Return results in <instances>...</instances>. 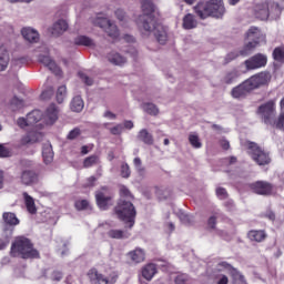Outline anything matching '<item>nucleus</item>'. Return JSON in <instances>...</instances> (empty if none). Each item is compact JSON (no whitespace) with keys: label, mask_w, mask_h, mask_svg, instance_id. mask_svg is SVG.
I'll list each match as a JSON object with an SVG mask.
<instances>
[{"label":"nucleus","mask_w":284,"mask_h":284,"mask_svg":"<svg viewBox=\"0 0 284 284\" xmlns=\"http://www.w3.org/2000/svg\"><path fill=\"white\" fill-rule=\"evenodd\" d=\"M143 14L136 19V26L144 39H148L152 33L161 45L168 43V30L161 24H156L154 19V4L150 0H142Z\"/></svg>","instance_id":"1"},{"label":"nucleus","mask_w":284,"mask_h":284,"mask_svg":"<svg viewBox=\"0 0 284 284\" xmlns=\"http://www.w3.org/2000/svg\"><path fill=\"white\" fill-rule=\"evenodd\" d=\"M28 123L29 125H36L38 130H41L43 125H54L59 119V108L57 104H51L47 108L44 114L39 110H33L28 113Z\"/></svg>","instance_id":"2"},{"label":"nucleus","mask_w":284,"mask_h":284,"mask_svg":"<svg viewBox=\"0 0 284 284\" xmlns=\"http://www.w3.org/2000/svg\"><path fill=\"white\" fill-rule=\"evenodd\" d=\"M194 11L200 19H207V17H214L215 19H222L225 14V6L223 0H206L200 2L194 7Z\"/></svg>","instance_id":"3"},{"label":"nucleus","mask_w":284,"mask_h":284,"mask_svg":"<svg viewBox=\"0 0 284 284\" xmlns=\"http://www.w3.org/2000/svg\"><path fill=\"white\" fill-rule=\"evenodd\" d=\"M258 114H261L264 123L277 130H284V112H282L277 120L276 118V103L268 101L258 108Z\"/></svg>","instance_id":"4"},{"label":"nucleus","mask_w":284,"mask_h":284,"mask_svg":"<svg viewBox=\"0 0 284 284\" xmlns=\"http://www.w3.org/2000/svg\"><path fill=\"white\" fill-rule=\"evenodd\" d=\"M11 256H20V258H39V251L34 250L32 242L27 237H18L11 245Z\"/></svg>","instance_id":"5"},{"label":"nucleus","mask_w":284,"mask_h":284,"mask_svg":"<svg viewBox=\"0 0 284 284\" xmlns=\"http://www.w3.org/2000/svg\"><path fill=\"white\" fill-rule=\"evenodd\" d=\"M115 214L120 221H123L126 225L134 227V219L136 217V209L132 202L121 199L115 207Z\"/></svg>","instance_id":"6"},{"label":"nucleus","mask_w":284,"mask_h":284,"mask_svg":"<svg viewBox=\"0 0 284 284\" xmlns=\"http://www.w3.org/2000/svg\"><path fill=\"white\" fill-rule=\"evenodd\" d=\"M282 12L283 9L281 8V6L274 2H263L255 7V17L257 19H261V21H267V19H270V16L272 17V19H278Z\"/></svg>","instance_id":"7"},{"label":"nucleus","mask_w":284,"mask_h":284,"mask_svg":"<svg viewBox=\"0 0 284 284\" xmlns=\"http://www.w3.org/2000/svg\"><path fill=\"white\" fill-rule=\"evenodd\" d=\"M246 150L248 156H251V159H253L257 165H268V163L272 162L270 153L254 142H246Z\"/></svg>","instance_id":"8"},{"label":"nucleus","mask_w":284,"mask_h":284,"mask_svg":"<svg viewBox=\"0 0 284 284\" xmlns=\"http://www.w3.org/2000/svg\"><path fill=\"white\" fill-rule=\"evenodd\" d=\"M91 22L93 26L104 30V32H106L108 37L111 39H119V28H116V24H114L112 21L108 20L106 18L97 17L92 19Z\"/></svg>","instance_id":"9"},{"label":"nucleus","mask_w":284,"mask_h":284,"mask_svg":"<svg viewBox=\"0 0 284 284\" xmlns=\"http://www.w3.org/2000/svg\"><path fill=\"white\" fill-rule=\"evenodd\" d=\"M253 194H258L260 196H270L272 194L274 186L265 181H256L248 185Z\"/></svg>","instance_id":"10"},{"label":"nucleus","mask_w":284,"mask_h":284,"mask_svg":"<svg viewBox=\"0 0 284 284\" xmlns=\"http://www.w3.org/2000/svg\"><path fill=\"white\" fill-rule=\"evenodd\" d=\"M244 65L246 70H258L261 68H265V65H267V55L257 53L244 61Z\"/></svg>","instance_id":"11"},{"label":"nucleus","mask_w":284,"mask_h":284,"mask_svg":"<svg viewBox=\"0 0 284 284\" xmlns=\"http://www.w3.org/2000/svg\"><path fill=\"white\" fill-rule=\"evenodd\" d=\"M272 75L267 72H261L258 74L252 75L246 83L251 88V90H256V88H261V85H267L271 81Z\"/></svg>","instance_id":"12"},{"label":"nucleus","mask_w":284,"mask_h":284,"mask_svg":"<svg viewBox=\"0 0 284 284\" xmlns=\"http://www.w3.org/2000/svg\"><path fill=\"white\" fill-rule=\"evenodd\" d=\"M38 61L45 65V68H49L52 72L55 74H59L60 70L59 67H57V63L50 58V51L48 48H42V53L38 55Z\"/></svg>","instance_id":"13"},{"label":"nucleus","mask_w":284,"mask_h":284,"mask_svg":"<svg viewBox=\"0 0 284 284\" xmlns=\"http://www.w3.org/2000/svg\"><path fill=\"white\" fill-rule=\"evenodd\" d=\"M10 42H2L0 45V72H6L8 65H10V53L8 52V47Z\"/></svg>","instance_id":"14"},{"label":"nucleus","mask_w":284,"mask_h":284,"mask_svg":"<svg viewBox=\"0 0 284 284\" xmlns=\"http://www.w3.org/2000/svg\"><path fill=\"white\" fill-rule=\"evenodd\" d=\"M21 185H34V183H38L39 175L37 172L32 170H23L19 176Z\"/></svg>","instance_id":"15"},{"label":"nucleus","mask_w":284,"mask_h":284,"mask_svg":"<svg viewBox=\"0 0 284 284\" xmlns=\"http://www.w3.org/2000/svg\"><path fill=\"white\" fill-rule=\"evenodd\" d=\"M68 21L60 19L57 20L49 29V32L52 37H61V34L68 32Z\"/></svg>","instance_id":"16"},{"label":"nucleus","mask_w":284,"mask_h":284,"mask_svg":"<svg viewBox=\"0 0 284 284\" xmlns=\"http://www.w3.org/2000/svg\"><path fill=\"white\" fill-rule=\"evenodd\" d=\"M256 42H247L244 48L240 51L241 57H250L252 52H254V49L256 48ZM239 57V52L234 51L226 55L227 61H234Z\"/></svg>","instance_id":"17"},{"label":"nucleus","mask_w":284,"mask_h":284,"mask_svg":"<svg viewBox=\"0 0 284 284\" xmlns=\"http://www.w3.org/2000/svg\"><path fill=\"white\" fill-rule=\"evenodd\" d=\"M252 92V89L250 88V84H247V80L244 81L242 84L235 87L231 91V95L233 99H245L247 94Z\"/></svg>","instance_id":"18"},{"label":"nucleus","mask_w":284,"mask_h":284,"mask_svg":"<svg viewBox=\"0 0 284 284\" xmlns=\"http://www.w3.org/2000/svg\"><path fill=\"white\" fill-rule=\"evenodd\" d=\"M215 272H229L233 281L241 278V273L236 268L232 267L227 262H219L215 266Z\"/></svg>","instance_id":"19"},{"label":"nucleus","mask_w":284,"mask_h":284,"mask_svg":"<svg viewBox=\"0 0 284 284\" xmlns=\"http://www.w3.org/2000/svg\"><path fill=\"white\" fill-rule=\"evenodd\" d=\"M21 34L26 41L29 43H37L39 41V31L30 27H24L21 29Z\"/></svg>","instance_id":"20"},{"label":"nucleus","mask_w":284,"mask_h":284,"mask_svg":"<svg viewBox=\"0 0 284 284\" xmlns=\"http://www.w3.org/2000/svg\"><path fill=\"white\" fill-rule=\"evenodd\" d=\"M88 277L91 284H108V277L98 272L97 268H91L88 272Z\"/></svg>","instance_id":"21"},{"label":"nucleus","mask_w":284,"mask_h":284,"mask_svg":"<svg viewBox=\"0 0 284 284\" xmlns=\"http://www.w3.org/2000/svg\"><path fill=\"white\" fill-rule=\"evenodd\" d=\"M158 272H159V270L156 268V264H154V263H149V264L144 265L141 270L142 277L145 281H152L154 278V276H156Z\"/></svg>","instance_id":"22"},{"label":"nucleus","mask_w":284,"mask_h":284,"mask_svg":"<svg viewBox=\"0 0 284 284\" xmlns=\"http://www.w3.org/2000/svg\"><path fill=\"white\" fill-rule=\"evenodd\" d=\"M246 39L251 43H255L258 45V43H261V40L263 39V32H261V29L256 27H251L246 32Z\"/></svg>","instance_id":"23"},{"label":"nucleus","mask_w":284,"mask_h":284,"mask_svg":"<svg viewBox=\"0 0 284 284\" xmlns=\"http://www.w3.org/2000/svg\"><path fill=\"white\" fill-rule=\"evenodd\" d=\"M2 219L6 225H9V229H6V230H9V236H12V230L14 225H19V219L12 212L3 213Z\"/></svg>","instance_id":"24"},{"label":"nucleus","mask_w":284,"mask_h":284,"mask_svg":"<svg viewBox=\"0 0 284 284\" xmlns=\"http://www.w3.org/2000/svg\"><path fill=\"white\" fill-rule=\"evenodd\" d=\"M110 195L105 194L103 191H98L95 193V201L100 210H108L110 205Z\"/></svg>","instance_id":"25"},{"label":"nucleus","mask_w":284,"mask_h":284,"mask_svg":"<svg viewBox=\"0 0 284 284\" xmlns=\"http://www.w3.org/2000/svg\"><path fill=\"white\" fill-rule=\"evenodd\" d=\"M42 159L47 165L52 163V161H54V151H52V144L50 143L43 144Z\"/></svg>","instance_id":"26"},{"label":"nucleus","mask_w":284,"mask_h":284,"mask_svg":"<svg viewBox=\"0 0 284 284\" xmlns=\"http://www.w3.org/2000/svg\"><path fill=\"white\" fill-rule=\"evenodd\" d=\"M129 258H131L133 263H143V261H145V251L141 247H138L129 252Z\"/></svg>","instance_id":"27"},{"label":"nucleus","mask_w":284,"mask_h":284,"mask_svg":"<svg viewBox=\"0 0 284 284\" xmlns=\"http://www.w3.org/2000/svg\"><path fill=\"white\" fill-rule=\"evenodd\" d=\"M182 26L184 30H194V28L199 26V22L196 21V18L194 17V14L189 13L184 16Z\"/></svg>","instance_id":"28"},{"label":"nucleus","mask_w":284,"mask_h":284,"mask_svg":"<svg viewBox=\"0 0 284 284\" xmlns=\"http://www.w3.org/2000/svg\"><path fill=\"white\" fill-rule=\"evenodd\" d=\"M24 199V205L29 214H37V204L34 203V197L30 196L27 192L22 194Z\"/></svg>","instance_id":"29"},{"label":"nucleus","mask_w":284,"mask_h":284,"mask_svg":"<svg viewBox=\"0 0 284 284\" xmlns=\"http://www.w3.org/2000/svg\"><path fill=\"white\" fill-rule=\"evenodd\" d=\"M108 61H110V63H112L113 65H125V62L128 60L120 53L113 51L108 54Z\"/></svg>","instance_id":"30"},{"label":"nucleus","mask_w":284,"mask_h":284,"mask_svg":"<svg viewBox=\"0 0 284 284\" xmlns=\"http://www.w3.org/2000/svg\"><path fill=\"white\" fill-rule=\"evenodd\" d=\"M70 108L72 112H82L83 108H85V103L83 102V98L80 95H75L70 103Z\"/></svg>","instance_id":"31"},{"label":"nucleus","mask_w":284,"mask_h":284,"mask_svg":"<svg viewBox=\"0 0 284 284\" xmlns=\"http://www.w3.org/2000/svg\"><path fill=\"white\" fill-rule=\"evenodd\" d=\"M138 139L143 143H145L146 145H152V143H154V139L152 138V134H150L146 129H141L139 131Z\"/></svg>","instance_id":"32"},{"label":"nucleus","mask_w":284,"mask_h":284,"mask_svg":"<svg viewBox=\"0 0 284 284\" xmlns=\"http://www.w3.org/2000/svg\"><path fill=\"white\" fill-rule=\"evenodd\" d=\"M250 241H255L256 243H261L265 241V231H250L247 234Z\"/></svg>","instance_id":"33"},{"label":"nucleus","mask_w":284,"mask_h":284,"mask_svg":"<svg viewBox=\"0 0 284 284\" xmlns=\"http://www.w3.org/2000/svg\"><path fill=\"white\" fill-rule=\"evenodd\" d=\"M108 236L110 239H130V233L128 231L122 230H110L108 232Z\"/></svg>","instance_id":"34"},{"label":"nucleus","mask_w":284,"mask_h":284,"mask_svg":"<svg viewBox=\"0 0 284 284\" xmlns=\"http://www.w3.org/2000/svg\"><path fill=\"white\" fill-rule=\"evenodd\" d=\"M75 45H85L87 48H90L94 45V41L90 39L88 36H78L74 39Z\"/></svg>","instance_id":"35"},{"label":"nucleus","mask_w":284,"mask_h":284,"mask_svg":"<svg viewBox=\"0 0 284 284\" xmlns=\"http://www.w3.org/2000/svg\"><path fill=\"white\" fill-rule=\"evenodd\" d=\"M41 139H43V133L39 131H30L23 141L24 143H37V141H41Z\"/></svg>","instance_id":"36"},{"label":"nucleus","mask_w":284,"mask_h":284,"mask_svg":"<svg viewBox=\"0 0 284 284\" xmlns=\"http://www.w3.org/2000/svg\"><path fill=\"white\" fill-rule=\"evenodd\" d=\"M68 97V87L60 85L55 93V99L58 103H63Z\"/></svg>","instance_id":"37"},{"label":"nucleus","mask_w":284,"mask_h":284,"mask_svg":"<svg viewBox=\"0 0 284 284\" xmlns=\"http://www.w3.org/2000/svg\"><path fill=\"white\" fill-rule=\"evenodd\" d=\"M189 143H191L192 148H195V150H201V148H203V143H201V139L196 133H190Z\"/></svg>","instance_id":"38"},{"label":"nucleus","mask_w":284,"mask_h":284,"mask_svg":"<svg viewBox=\"0 0 284 284\" xmlns=\"http://www.w3.org/2000/svg\"><path fill=\"white\" fill-rule=\"evenodd\" d=\"M174 214L178 215L181 223H184V225H190V223H192V215L183 212V210L174 211Z\"/></svg>","instance_id":"39"},{"label":"nucleus","mask_w":284,"mask_h":284,"mask_svg":"<svg viewBox=\"0 0 284 284\" xmlns=\"http://www.w3.org/2000/svg\"><path fill=\"white\" fill-rule=\"evenodd\" d=\"M100 159L98 155H91L84 159L83 161V168H94V165H99Z\"/></svg>","instance_id":"40"},{"label":"nucleus","mask_w":284,"mask_h":284,"mask_svg":"<svg viewBox=\"0 0 284 284\" xmlns=\"http://www.w3.org/2000/svg\"><path fill=\"white\" fill-rule=\"evenodd\" d=\"M142 108L146 114H151L152 116H156V114H159V108H156L154 103H144Z\"/></svg>","instance_id":"41"},{"label":"nucleus","mask_w":284,"mask_h":284,"mask_svg":"<svg viewBox=\"0 0 284 284\" xmlns=\"http://www.w3.org/2000/svg\"><path fill=\"white\" fill-rule=\"evenodd\" d=\"M273 59L280 63H284V47H277L274 49Z\"/></svg>","instance_id":"42"},{"label":"nucleus","mask_w":284,"mask_h":284,"mask_svg":"<svg viewBox=\"0 0 284 284\" xmlns=\"http://www.w3.org/2000/svg\"><path fill=\"white\" fill-rule=\"evenodd\" d=\"M236 79H239V71L233 70V71L229 72V73L224 77V82H226L227 84H230V83L235 82Z\"/></svg>","instance_id":"43"},{"label":"nucleus","mask_w":284,"mask_h":284,"mask_svg":"<svg viewBox=\"0 0 284 284\" xmlns=\"http://www.w3.org/2000/svg\"><path fill=\"white\" fill-rule=\"evenodd\" d=\"M120 174L122 179H130L132 171L130 170V165L128 163H122Z\"/></svg>","instance_id":"44"},{"label":"nucleus","mask_w":284,"mask_h":284,"mask_svg":"<svg viewBox=\"0 0 284 284\" xmlns=\"http://www.w3.org/2000/svg\"><path fill=\"white\" fill-rule=\"evenodd\" d=\"M9 105H10L11 110H19V108H21V105H23V100L19 99L18 97H13L10 100Z\"/></svg>","instance_id":"45"},{"label":"nucleus","mask_w":284,"mask_h":284,"mask_svg":"<svg viewBox=\"0 0 284 284\" xmlns=\"http://www.w3.org/2000/svg\"><path fill=\"white\" fill-rule=\"evenodd\" d=\"M110 134H113L114 136H118L119 134H123V124L119 123L114 126L108 128Z\"/></svg>","instance_id":"46"},{"label":"nucleus","mask_w":284,"mask_h":284,"mask_svg":"<svg viewBox=\"0 0 284 284\" xmlns=\"http://www.w3.org/2000/svg\"><path fill=\"white\" fill-rule=\"evenodd\" d=\"M53 94H54V89L52 87H49L42 91L41 99H43V101H48V99H52Z\"/></svg>","instance_id":"47"},{"label":"nucleus","mask_w":284,"mask_h":284,"mask_svg":"<svg viewBox=\"0 0 284 284\" xmlns=\"http://www.w3.org/2000/svg\"><path fill=\"white\" fill-rule=\"evenodd\" d=\"M79 136H81V129L75 128L69 132V134L67 135V139L69 141H74V139H79Z\"/></svg>","instance_id":"48"},{"label":"nucleus","mask_w":284,"mask_h":284,"mask_svg":"<svg viewBox=\"0 0 284 284\" xmlns=\"http://www.w3.org/2000/svg\"><path fill=\"white\" fill-rule=\"evenodd\" d=\"M75 207L77 210H90V202H88V200H78Z\"/></svg>","instance_id":"49"},{"label":"nucleus","mask_w":284,"mask_h":284,"mask_svg":"<svg viewBox=\"0 0 284 284\" xmlns=\"http://www.w3.org/2000/svg\"><path fill=\"white\" fill-rule=\"evenodd\" d=\"M120 195L122 199H132V193H130L128 186H120Z\"/></svg>","instance_id":"50"},{"label":"nucleus","mask_w":284,"mask_h":284,"mask_svg":"<svg viewBox=\"0 0 284 284\" xmlns=\"http://www.w3.org/2000/svg\"><path fill=\"white\" fill-rule=\"evenodd\" d=\"M187 281H190V276H187V274H179L175 277V283L176 284H186Z\"/></svg>","instance_id":"51"},{"label":"nucleus","mask_w":284,"mask_h":284,"mask_svg":"<svg viewBox=\"0 0 284 284\" xmlns=\"http://www.w3.org/2000/svg\"><path fill=\"white\" fill-rule=\"evenodd\" d=\"M116 281H119V273L116 272H111L106 277V284H114Z\"/></svg>","instance_id":"52"},{"label":"nucleus","mask_w":284,"mask_h":284,"mask_svg":"<svg viewBox=\"0 0 284 284\" xmlns=\"http://www.w3.org/2000/svg\"><path fill=\"white\" fill-rule=\"evenodd\" d=\"M79 77H80L81 81H83V83H85V85H92L93 80H92V78L88 77V74H85L83 72H79Z\"/></svg>","instance_id":"53"},{"label":"nucleus","mask_w":284,"mask_h":284,"mask_svg":"<svg viewBox=\"0 0 284 284\" xmlns=\"http://www.w3.org/2000/svg\"><path fill=\"white\" fill-rule=\"evenodd\" d=\"M216 196L220 197L221 200L227 199V191L224 187H217Z\"/></svg>","instance_id":"54"},{"label":"nucleus","mask_w":284,"mask_h":284,"mask_svg":"<svg viewBox=\"0 0 284 284\" xmlns=\"http://www.w3.org/2000/svg\"><path fill=\"white\" fill-rule=\"evenodd\" d=\"M120 125H123V132H125V130H132L134 128V122L132 120H125Z\"/></svg>","instance_id":"55"},{"label":"nucleus","mask_w":284,"mask_h":284,"mask_svg":"<svg viewBox=\"0 0 284 284\" xmlns=\"http://www.w3.org/2000/svg\"><path fill=\"white\" fill-rule=\"evenodd\" d=\"M18 125L19 128H28V125H32V124L28 122V115H27V119L26 118L18 119Z\"/></svg>","instance_id":"56"},{"label":"nucleus","mask_w":284,"mask_h":284,"mask_svg":"<svg viewBox=\"0 0 284 284\" xmlns=\"http://www.w3.org/2000/svg\"><path fill=\"white\" fill-rule=\"evenodd\" d=\"M94 183H97V178L90 176L87 179V182L84 183V187H94Z\"/></svg>","instance_id":"57"},{"label":"nucleus","mask_w":284,"mask_h":284,"mask_svg":"<svg viewBox=\"0 0 284 284\" xmlns=\"http://www.w3.org/2000/svg\"><path fill=\"white\" fill-rule=\"evenodd\" d=\"M51 278L52 281H61V278H63V273L59 272V271H54L52 274H51Z\"/></svg>","instance_id":"58"},{"label":"nucleus","mask_w":284,"mask_h":284,"mask_svg":"<svg viewBox=\"0 0 284 284\" xmlns=\"http://www.w3.org/2000/svg\"><path fill=\"white\" fill-rule=\"evenodd\" d=\"M6 156H10V151L3 146V144H0V159H3Z\"/></svg>","instance_id":"59"},{"label":"nucleus","mask_w":284,"mask_h":284,"mask_svg":"<svg viewBox=\"0 0 284 284\" xmlns=\"http://www.w3.org/2000/svg\"><path fill=\"white\" fill-rule=\"evenodd\" d=\"M103 118L104 119H108L109 121H114L116 119V114H114L113 112L111 111H105L103 113Z\"/></svg>","instance_id":"60"},{"label":"nucleus","mask_w":284,"mask_h":284,"mask_svg":"<svg viewBox=\"0 0 284 284\" xmlns=\"http://www.w3.org/2000/svg\"><path fill=\"white\" fill-rule=\"evenodd\" d=\"M216 283H217V284H227V283H230V280L227 278L226 275H220V276L216 278Z\"/></svg>","instance_id":"61"},{"label":"nucleus","mask_w":284,"mask_h":284,"mask_svg":"<svg viewBox=\"0 0 284 284\" xmlns=\"http://www.w3.org/2000/svg\"><path fill=\"white\" fill-rule=\"evenodd\" d=\"M207 226L211 230H214L216 227V216H211L207 222Z\"/></svg>","instance_id":"62"},{"label":"nucleus","mask_w":284,"mask_h":284,"mask_svg":"<svg viewBox=\"0 0 284 284\" xmlns=\"http://www.w3.org/2000/svg\"><path fill=\"white\" fill-rule=\"evenodd\" d=\"M135 170H136L139 176H145V166H143V164L135 166Z\"/></svg>","instance_id":"63"},{"label":"nucleus","mask_w":284,"mask_h":284,"mask_svg":"<svg viewBox=\"0 0 284 284\" xmlns=\"http://www.w3.org/2000/svg\"><path fill=\"white\" fill-rule=\"evenodd\" d=\"M233 284H247V283L245 282V278L242 275H240V277H237L236 280H233Z\"/></svg>","instance_id":"64"}]
</instances>
